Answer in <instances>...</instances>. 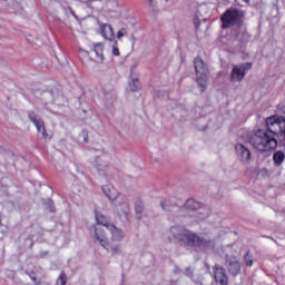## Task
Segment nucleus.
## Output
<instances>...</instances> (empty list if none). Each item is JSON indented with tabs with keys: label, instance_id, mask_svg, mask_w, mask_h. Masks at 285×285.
<instances>
[{
	"label": "nucleus",
	"instance_id": "17",
	"mask_svg": "<svg viewBox=\"0 0 285 285\" xmlns=\"http://www.w3.org/2000/svg\"><path fill=\"white\" fill-rule=\"evenodd\" d=\"M284 159H285V153L282 150H277L274 153L273 155V161H274V166L279 167L282 166V164H284Z\"/></svg>",
	"mask_w": 285,
	"mask_h": 285
},
{
	"label": "nucleus",
	"instance_id": "38",
	"mask_svg": "<svg viewBox=\"0 0 285 285\" xmlns=\"http://www.w3.org/2000/svg\"><path fill=\"white\" fill-rule=\"evenodd\" d=\"M148 1V4L150 6V7H153L154 4H153V0H147Z\"/></svg>",
	"mask_w": 285,
	"mask_h": 285
},
{
	"label": "nucleus",
	"instance_id": "12",
	"mask_svg": "<svg viewBox=\"0 0 285 285\" xmlns=\"http://www.w3.org/2000/svg\"><path fill=\"white\" fill-rule=\"evenodd\" d=\"M100 35L107 41H115V30L112 29V26H110V24H101L100 26Z\"/></svg>",
	"mask_w": 285,
	"mask_h": 285
},
{
	"label": "nucleus",
	"instance_id": "39",
	"mask_svg": "<svg viewBox=\"0 0 285 285\" xmlns=\"http://www.w3.org/2000/svg\"><path fill=\"white\" fill-rule=\"evenodd\" d=\"M95 0H88L87 3H92Z\"/></svg>",
	"mask_w": 285,
	"mask_h": 285
},
{
	"label": "nucleus",
	"instance_id": "32",
	"mask_svg": "<svg viewBox=\"0 0 285 285\" xmlns=\"http://www.w3.org/2000/svg\"><path fill=\"white\" fill-rule=\"evenodd\" d=\"M26 239L31 242L30 245H29V248H32V246H35V236L29 235Z\"/></svg>",
	"mask_w": 285,
	"mask_h": 285
},
{
	"label": "nucleus",
	"instance_id": "25",
	"mask_svg": "<svg viewBox=\"0 0 285 285\" xmlns=\"http://www.w3.org/2000/svg\"><path fill=\"white\" fill-rule=\"evenodd\" d=\"M249 39H250V33H248V31L246 30L242 31L240 37H238V41L240 43H248Z\"/></svg>",
	"mask_w": 285,
	"mask_h": 285
},
{
	"label": "nucleus",
	"instance_id": "36",
	"mask_svg": "<svg viewBox=\"0 0 285 285\" xmlns=\"http://www.w3.org/2000/svg\"><path fill=\"white\" fill-rule=\"evenodd\" d=\"M263 237H266L267 239H272V242H277V240H275V238H273L272 236H266V235H264Z\"/></svg>",
	"mask_w": 285,
	"mask_h": 285
},
{
	"label": "nucleus",
	"instance_id": "3",
	"mask_svg": "<svg viewBox=\"0 0 285 285\" xmlns=\"http://www.w3.org/2000/svg\"><path fill=\"white\" fill-rule=\"evenodd\" d=\"M222 28L224 30L228 28H242L244 21H246V11L237 9L235 7L226 9V11L220 16Z\"/></svg>",
	"mask_w": 285,
	"mask_h": 285
},
{
	"label": "nucleus",
	"instance_id": "18",
	"mask_svg": "<svg viewBox=\"0 0 285 285\" xmlns=\"http://www.w3.org/2000/svg\"><path fill=\"white\" fill-rule=\"evenodd\" d=\"M95 167L97 168L99 175H106L108 163H101V157H96Z\"/></svg>",
	"mask_w": 285,
	"mask_h": 285
},
{
	"label": "nucleus",
	"instance_id": "16",
	"mask_svg": "<svg viewBox=\"0 0 285 285\" xmlns=\"http://www.w3.org/2000/svg\"><path fill=\"white\" fill-rule=\"evenodd\" d=\"M102 191L106 197H108V199H110L111 202H115V199H117V190L115 189V187L110 185H105L102 186Z\"/></svg>",
	"mask_w": 285,
	"mask_h": 285
},
{
	"label": "nucleus",
	"instance_id": "1",
	"mask_svg": "<svg viewBox=\"0 0 285 285\" xmlns=\"http://www.w3.org/2000/svg\"><path fill=\"white\" fill-rule=\"evenodd\" d=\"M266 130L258 129L249 138V144L261 153H268V150H277L279 141L277 137H284L285 140V117L269 116L265 120Z\"/></svg>",
	"mask_w": 285,
	"mask_h": 285
},
{
	"label": "nucleus",
	"instance_id": "6",
	"mask_svg": "<svg viewBox=\"0 0 285 285\" xmlns=\"http://www.w3.org/2000/svg\"><path fill=\"white\" fill-rule=\"evenodd\" d=\"M253 69V62H243L240 65H234L229 76L232 83H240L244 81L246 73Z\"/></svg>",
	"mask_w": 285,
	"mask_h": 285
},
{
	"label": "nucleus",
	"instance_id": "21",
	"mask_svg": "<svg viewBox=\"0 0 285 285\" xmlns=\"http://www.w3.org/2000/svg\"><path fill=\"white\" fill-rule=\"evenodd\" d=\"M135 213L136 215H141L144 213V200L137 198L135 202Z\"/></svg>",
	"mask_w": 285,
	"mask_h": 285
},
{
	"label": "nucleus",
	"instance_id": "5",
	"mask_svg": "<svg viewBox=\"0 0 285 285\" xmlns=\"http://www.w3.org/2000/svg\"><path fill=\"white\" fill-rule=\"evenodd\" d=\"M41 100L43 101L45 106H48V104L66 106V104H68V98H66V96H63L61 90L58 88H53L50 91H43L41 94Z\"/></svg>",
	"mask_w": 285,
	"mask_h": 285
},
{
	"label": "nucleus",
	"instance_id": "26",
	"mask_svg": "<svg viewBox=\"0 0 285 285\" xmlns=\"http://www.w3.org/2000/svg\"><path fill=\"white\" fill-rule=\"evenodd\" d=\"M244 262L246 264V266H248L250 268V266H253V256L250 255V250H247L245 256H244Z\"/></svg>",
	"mask_w": 285,
	"mask_h": 285
},
{
	"label": "nucleus",
	"instance_id": "31",
	"mask_svg": "<svg viewBox=\"0 0 285 285\" xmlns=\"http://www.w3.org/2000/svg\"><path fill=\"white\" fill-rule=\"evenodd\" d=\"M94 51L96 52L98 59H101V61H104V50L102 49H100V50L95 49Z\"/></svg>",
	"mask_w": 285,
	"mask_h": 285
},
{
	"label": "nucleus",
	"instance_id": "30",
	"mask_svg": "<svg viewBox=\"0 0 285 285\" xmlns=\"http://www.w3.org/2000/svg\"><path fill=\"white\" fill-rule=\"evenodd\" d=\"M194 26L196 28V30H199V26H202V21H199V18L194 17Z\"/></svg>",
	"mask_w": 285,
	"mask_h": 285
},
{
	"label": "nucleus",
	"instance_id": "37",
	"mask_svg": "<svg viewBox=\"0 0 285 285\" xmlns=\"http://www.w3.org/2000/svg\"><path fill=\"white\" fill-rule=\"evenodd\" d=\"M205 266L208 271H210V265H208V263H205Z\"/></svg>",
	"mask_w": 285,
	"mask_h": 285
},
{
	"label": "nucleus",
	"instance_id": "28",
	"mask_svg": "<svg viewBox=\"0 0 285 285\" xmlns=\"http://www.w3.org/2000/svg\"><path fill=\"white\" fill-rule=\"evenodd\" d=\"M119 48L117 47V40L114 41V47H112V56L114 57H119Z\"/></svg>",
	"mask_w": 285,
	"mask_h": 285
},
{
	"label": "nucleus",
	"instance_id": "15",
	"mask_svg": "<svg viewBox=\"0 0 285 285\" xmlns=\"http://www.w3.org/2000/svg\"><path fill=\"white\" fill-rule=\"evenodd\" d=\"M184 207L186 210H198V215H204V212H202V204L193 198L187 199Z\"/></svg>",
	"mask_w": 285,
	"mask_h": 285
},
{
	"label": "nucleus",
	"instance_id": "8",
	"mask_svg": "<svg viewBox=\"0 0 285 285\" xmlns=\"http://www.w3.org/2000/svg\"><path fill=\"white\" fill-rule=\"evenodd\" d=\"M90 235L94 238V242H98L102 248L110 250L108 246V237H106V230L97 225H91L89 227Z\"/></svg>",
	"mask_w": 285,
	"mask_h": 285
},
{
	"label": "nucleus",
	"instance_id": "4",
	"mask_svg": "<svg viewBox=\"0 0 285 285\" xmlns=\"http://www.w3.org/2000/svg\"><path fill=\"white\" fill-rule=\"evenodd\" d=\"M194 68L195 72L197 75L196 83L198 88H200V92L206 91V83H208V66H206V62L202 59V57L197 56L194 59Z\"/></svg>",
	"mask_w": 285,
	"mask_h": 285
},
{
	"label": "nucleus",
	"instance_id": "10",
	"mask_svg": "<svg viewBox=\"0 0 285 285\" xmlns=\"http://www.w3.org/2000/svg\"><path fill=\"white\" fill-rule=\"evenodd\" d=\"M225 266L232 275V277H237V275H240L242 273V264L237 258H230L228 255L225 257Z\"/></svg>",
	"mask_w": 285,
	"mask_h": 285
},
{
	"label": "nucleus",
	"instance_id": "33",
	"mask_svg": "<svg viewBox=\"0 0 285 285\" xmlns=\"http://www.w3.org/2000/svg\"><path fill=\"white\" fill-rule=\"evenodd\" d=\"M185 275H187V277H189L190 279H193V269L190 267H187L185 271Z\"/></svg>",
	"mask_w": 285,
	"mask_h": 285
},
{
	"label": "nucleus",
	"instance_id": "24",
	"mask_svg": "<svg viewBox=\"0 0 285 285\" xmlns=\"http://www.w3.org/2000/svg\"><path fill=\"white\" fill-rule=\"evenodd\" d=\"M66 284H68V276L66 275V272H61L56 282V285H66Z\"/></svg>",
	"mask_w": 285,
	"mask_h": 285
},
{
	"label": "nucleus",
	"instance_id": "14",
	"mask_svg": "<svg viewBox=\"0 0 285 285\" xmlns=\"http://www.w3.org/2000/svg\"><path fill=\"white\" fill-rule=\"evenodd\" d=\"M107 230L111 233V238L114 242H121L125 237L121 228L117 227L115 224L110 225Z\"/></svg>",
	"mask_w": 285,
	"mask_h": 285
},
{
	"label": "nucleus",
	"instance_id": "13",
	"mask_svg": "<svg viewBox=\"0 0 285 285\" xmlns=\"http://www.w3.org/2000/svg\"><path fill=\"white\" fill-rule=\"evenodd\" d=\"M95 218L98 226H105V228L107 229H109L110 226H112V223H110V218L104 215L101 212H95Z\"/></svg>",
	"mask_w": 285,
	"mask_h": 285
},
{
	"label": "nucleus",
	"instance_id": "20",
	"mask_svg": "<svg viewBox=\"0 0 285 285\" xmlns=\"http://www.w3.org/2000/svg\"><path fill=\"white\" fill-rule=\"evenodd\" d=\"M42 204L46 206V209L49 210V213H57V207H55V202L52 198L43 199Z\"/></svg>",
	"mask_w": 285,
	"mask_h": 285
},
{
	"label": "nucleus",
	"instance_id": "40",
	"mask_svg": "<svg viewBox=\"0 0 285 285\" xmlns=\"http://www.w3.org/2000/svg\"><path fill=\"white\" fill-rule=\"evenodd\" d=\"M49 253L48 252H42V255H48Z\"/></svg>",
	"mask_w": 285,
	"mask_h": 285
},
{
	"label": "nucleus",
	"instance_id": "29",
	"mask_svg": "<svg viewBox=\"0 0 285 285\" xmlns=\"http://www.w3.org/2000/svg\"><path fill=\"white\" fill-rule=\"evenodd\" d=\"M193 282H195V284H199V285H204V276L203 275H198L197 278H191Z\"/></svg>",
	"mask_w": 285,
	"mask_h": 285
},
{
	"label": "nucleus",
	"instance_id": "34",
	"mask_svg": "<svg viewBox=\"0 0 285 285\" xmlns=\"http://www.w3.org/2000/svg\"><path fill=\"white\" fill-rule=\"evenodd\" d=\"M121 37H124V31L122 30L117 32V39H121Z\"/></svg>",
	"mask_w": 285,
	"mask_h": 285
},
{
	"label": "nucleus",
	"instance_id": "27",
	"mask_svg": "<svg viewBox=\"0 0 285 285\" xmlns=\"http://www.w3.org/2000/svg\"><path fill=\"white\" fill-rule=\"evenodd\" d=\"M279 1L276 0V2L274 3V19H277V17L279 16Z\"/></svg>",
	"mask_w": 285,
	"mask_h": 285
},
{
	"label": "nucleus",
	"instance_id": "35",
	"mask_svg": "<svg viewBox=\"0 0 285 285\" xmlns=\"http://www.w3.org/2000/svg\"><path fill=\"white\" fill-rule=\"evenodd\" d=\"M32 275H35V272H31L30 278L32 279V282H37V277H35V276H32Z\"/></svg>",
	"mask_w": 285,
	"mask_h": 285
},
{
	"label": "nucleus",
	"instance_id": "22",
	"mask_svg": "<svg viewBox=\"0 0 285 285\" xmlns=\"http://www.w3.org/2000/svg\"><path fill=\"white\" fill-rule=\"evenodd\" d=\"M107 248H109L108 253H111V255H121V247L119 245H110L108 243Z\"/></svg>",
	"mask_w": 285,
	"mask_h": 285
},
{
	"label": "nucleus",
	"instance_id": "19",
	"mask_svg": "<svg viewBox=\"0 0 285 285\" xmlns=\"http://www.w3.org/2000/svg\"><path fill=\"white\" fill-rule=\"evenodd\" d=\"M129 89L131 92H139L141 90V82L137 78H131V81H129Z\"/></svg>",
	"mask_w": 285,
	"mask_h": 285
},
{
	"label": "nucleus",
	"instance_id": "11",
	"mask_svg": "<svg viewBox=\"0 0 285 285\" xmlns=\"http://www.w3.org/2000/svg\"><path fill=\"white\" fill-rule=\"evenodd\" d=\"M236 157L242 161V164H250V149L246 147L244 144L235 145Z\"/></svg>",
	"mask_w": 285,
	"mask_h": 285
},
{
	"label": "nucleus",
	"instance_id": "7",
	"mask_svg": "<svg viewBox=\"0 0 285 285\" xmlns=\"http://www.w3.org/2000/svg\"><path fill=\"white\" fill-rule=\"evenodd\" d=\"M27 115H28L29 121H31V124L36 126L38 132L42 135L43 139H52V136H50V134H48V131L46 130V122L40 116L37 115L35 110L28 111Z\"/></svg>",
	"mask_w": 285,
	"mask_h": 285
},
{
	"label": "nucleus",
	"instance_id": "41",
	"mask_svg": "<svg viewBox=\"0 0 285 285\" xmlns=\"http://www.w3.org/2000/svg\"><path fill=\"white\" fill-rule=\"evenodd\" d=\"M243 1H245V3H248L250 0H243Z\"/></svg>",
	"mask_w": 285,
	"mask_h": 285
},
{
	"label": "nucleus",
	"instance_id": "23",
	"mask_svg": "<svg viewBox=\"0 0 285 285\" xmlns=\"http://www.w3.org/2000/svg\"><path fill=\"white\" fill-rule=\"evenodd\" d=\"M160 206L163 208V210H167V213H170V210H173V208H175V206H177L176 204H169L167 199L161 200L160 202Z\"/></svg>",
	"mask_w": 285,
	"mask_h": 285
},
{
	"label": "nucleus",
	"instance_id": "9",
	"mask_svg": "<svg viewBox=\"0 0 285 285\" xmlns=\"http://www.w3.org/2000/svg\"><path fill=\"white\" fill-rule=\"evenodd\" d=\"M213 271L214 282L216 285H229L228 274L226 273V268H224V266L215 264Z\"/></svg>",
	"mask_w": 285,
	"mask_h": 285
},
{
	"label": "nucleus",
	"instance_id": "2",
	"mask_svg": "<svg viewBox=\"0 0 285 285\" xmlns=\"http://www.w3.org/2000/svg\"><path fill=\"white\" fill-rule=\"evenodd\" d=\"M170 233L174 239L185 248H198L200 253H208V250L215 248L214 239L199 236L197 233L190 232L185 227L173 226Z\"/></svg>",
	"mask_w": 285,
	"mask_h": 285
}]
</instances>
